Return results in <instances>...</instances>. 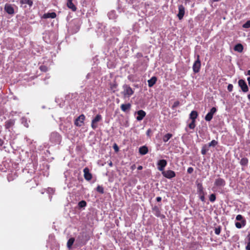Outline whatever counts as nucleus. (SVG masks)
Segmentation results:
<instances>
[{
  "label": "nucleus",
  "instance_id": "nucleus-1",
  "mask_svg": "<svg viewBox=\"0 0 250 250\" xmlns=\"http://www.w3.org/2000/svg\"><path fill=\"white\" fill-rule=\"evenodd\" d=\"M123 90L121 92L124 98H129L134 94V91L128 84H125L123 85Z\"/></svg>",
  "mask_w": 250,
  "mask_h": 250
},
{
  "label": "nucleus",
  "instance_id": "nucleus-2",
  "mask_svg": "<svg viewBox=\"0 0 250 250\" xmlns=\"http://www.w3.org/2000/svg\"><path fill=\"white\" fill-rule=\"evenodd\" d=\"M62 140L61 135L57 132H53L50 136V141L54 144H59Z\"/></svg>",
  "mask_w": 250,
  "mask_h": 250
},
{
  "label": "nucleus",
  "instance_id": "nucleus-3",
  "mask_svg": "<svg viewBox=\"0 0 250 250\" xmlns=\"http://www.w3.org/2000/svg\"><path fill=\"white\" fill-rule=\"evenodd\" d=\"M236 220L240 221L241 222H237L235 223V226L238 229H241L246 225V221L244 219L243 216L241 214H238L236 217Z\"/></svg>",
  "mask_w": 250,
  "mask_h": 250
},
{
  "label": "nucleus",
  "instance_id": "nucleus-4",
  "mask_svg": "<svg viewBox=\"0 0 250 250\" xmlns=\"http://www.w3.org/2000/svg\"><path fill=\"white\" fill-rule=\"evenodd\" d=\"M201 66V61L200 60V56L197 55V60L195 61L193 65V71L195 73L199 72Z\"/></svg>",
  "mask_w": 250,
  "mask_h": 250
},
{
  "label": "nucleus",
  "instance_id": "nucleus-5",
  "mask_svg": "<svg viewBox=\"0 0 250 250\" xmlns=\"http://www.w3.org/2000/svg\"><path fill=\"white\" fill-rule=\"evenodd\" d=\"M102 119V117L100 114L97 115L92 120L91 122V127L93 129H95L97 127L98 125L97 123L101 121Z\"/></svg>",
  "mask_w": 250,
  "mask_h": 250
},
{
  "label": "nucleus",
  "instance_id": "nucleus-6",
  "mask_svg": "<svg viewBox=\"0 0 250 250\" xmlns=\"http://www.w3.org/2000/svg\"><path fill=\"white\" fill-rule=\"evenodd\" d=\"M238 85L240 87L242 91L243 92H247L249 91V87L245 81L243 79H240L238 81Z\"/></svg>",
  "mask_w": 250,
  "mask_h": 250
},
{
  "label": "nucleus",
  "instance_id": "nucleus-7",
  "mask_svg": "<svg viewBox=\"0 0 250 250\" xmlns=\"http://www.w3.org/2000/svg\"><path fill=\"white\" fill-rule=\"evenodd\" d=\"M162 173L165 177L168 179H171L176 176L175 172L171 170L163 171Z\"/></svg>",
  "mask_w": 250,
  "mask_h": 250
},
{
  "label": "nucleus",
  "instance_id": "nucleus-8",
  "mask_svg": "<svg viewBox=\"0 0 250 250\" xmlns=\"http://www.w3.org/2000/svg\"><path fill=\"white\" fill-rule=\"evenodd\" d=\"M217 109L213 107L211 108L209 112L206 115L205 119L207 121H210L212 119L213 115L216 112Z\"/></svg>",
  "mask_w": 250,
  "mask_h": 250
},
{
  "label": "nucleus",
  "instance_id": "nucleus-9",
  "mask_svg": "<svg viewBox=\"0 0 250 250\" xmlns=\"http://www.w3.org/2000/svg\"><path fill=\"white\" fill-rule=\"evenodd\" d=\"M85 116L83 114L80 115L75 121V125L77 126H81L83 124Z\"/></svg>",
  "mask_w": 250,
  "mask_h": 250
},
{
  "label": "nucleus",
  "instance_id": "nucleus-10",
  "mask_svg": "<svg viewBox=\"0 0 250 250\" xmlns=\"http://www.w3.org/2000/svg\"><path fill=\"white\" fill-rule=\"evenodd\" d=\"M185 13V8L183 5H179L178 6V13L177 17L179 20L183 19Z\"/></svg>",
  "mask_w": 250,
  "mask_h": 250
},
{
  "label": "nucleus",
  "instance_id": "nucleus-11",
  "mask_svg": "<svg viewBox=\"0 0 250 250\" xmlns=\"http://www.w3.org/2000/svg\"><path fill=\"white\" fill-rule=\"evenodd\" d=\"M5 11L9 15H13L15 13L14 9L11 4L6 3L4 5Z\"/></svg>",
  "mask_w": 250,
  "mask_h": 250
},
{
  "label": "nucleus",
  "instance_id": "nucleus-12",
  "mask_svg": "<svg viewBox=\"0 0 250 250\" xmlns=\"http://www.w3.org/2000/svg\"><path fill=\"white\" fill-rule=\"evenodd\" d=\"M167 165V161L166 160L162 159L159 160L158 162L157 165H158V169L161 171H164V168Z\"/></svg>",
  "mask_w": 250,
  "mask_h": 250
},
{
  "label": "nucleus",
  "instance_id": "nucleus-13",
  "mask_svg": "<svg viewBox=\"0 0 250 250\" xmlns=\"http://www.w3.org/2000/svg\"><path fill=\"white\" fill-rule=\"evenodd\" d=\"M152 211L154 214L158 217H160L161 218H164L165 217L164 215L161 214V211L159 207L157 206H155L152 208Z\"/></svg>",
  "mask_w": 250,
  "mask_h": 250
},
{
  "label": "nucleus",
  "instance_id": "nucleus-14",
  "mask_svg": "<svg viewBox=\"0 0 250 250\" xmlns=\"http://www.w3.org/2000/svg\"><path fill=\"white\" fill-rule=\"evenodd\" d=\"M84 178L87 181H90L92 178V175L89 172V168L88 167H85L83 169Z\"/></svg>",
  "mask_w": 250,
  "mask_h": 250
},
{
  "label": "nucleus",
  "instance_id": "nucleus-15",
  "mask_svg": "<svg viewBox=\"0 0 250 250\" xmlns=\"http://www.w3.org/2000/svg\"><path fill=\"white\" fill-rule=\"evenodd\" d=\"M15 120L9 119L5 122V127L6 129H8L10 131V128L12 127L15 125Z\"/></svg>",
  "mask_w": 250,
  "mask_h": 250
},
{
  "label": "nucleus",
  "instance_id": "nucleus-16",
  "mask_svg": "<svg viewBox=\"0 0 250 250\" xmlns=\"http://www.w3.org/2000/svg\"><path fill=\"white\" fill-rule=\"evenodd\" d=\"M226 184L225 181L221 178H217L215 180L214 185L216 187H224Z\"/></svg>",
  "mask_w": 250,
  "mask_h": 250
},
{
  "label": "nucleus",
  "instance_id": "nucleus-17",
  "mask_svg": "<svg viewBox=\"0 0 250 250\" xmlns=\"http://www.w3.org/2000/svg\"><path fill=\"white\" fill-rule=\"evenodd\" d=\"M137 116L136 119L138 121H141L146 116V113L143 110H140L137 112Z\"/></svg>",
  "mask_w": 250,
  "mask_h": 250
},
{
  "label": "nucleus",
  "instance_id": "nucleus-18",
  "mask_svg": "<svg viewBox=\"0 0 250 250\" xmlns=\"http://www.w3.org/2000/svg\"><path fill=\"white\" fill-rule=\"evenodd\" d=\"M74 0H67V6L73 12H75L77 10L76 6L74 5L73 1Z\"/></svg>",
  "mask_w": 250,
  "mask_h": 250
},
{
  "label": "nucleus",
  "instance_id": "nucleus-19",
  "mask_svg": "<svg viewBox=\"0 0 250 250\" xmlns=\"http://www.w3.org/2000/svg\"><path fill=\"white\" fill-rule=\"evenodd\" d=\"M57 15L56 13L55 12H52V13H45L43 15L42 18L43 19H48V18H51V19H54L56 17Z\"/></svg>",
  "mask_w": 250,
  "mask_h": 250
},
{
  "label": "nucleus",
  "instance_id": "nucleus-20",
  "mask_svg": "<svg viewBox=\"0 0 250 250\" xmlns=\"http://www.w3.org/2000/svg\"><path fill=\"white\" fill-rule=\"evenodd\" d=\"M18 177V175L17 174V173L16 172H11L10 173H9L7 175V180L8 182H11L15 180L17 177Z\"/></svg>",
  "mask_w": 250,
  "mask_h": 250
},
{
  "label": "nucleus",
  "instance_id": "nucleus-21",
  "mask_svg": "<svg viewBox=\"0 0 250 250\" xmlns=\"http://www.w3.org/2000/svg\"><path fill=\"white\" fill-rule=\"evenodd\" d=\"M148 148L146 146H141L139 148V152L140 153V154H141L142 155H146V154H147L148 153Z\"/></svg>",
  "mask_w": 250,
  "mask_h": 250
},
{
  "label": "nucleus",
  "instance_id": "nucleus-22",
  "mask_svg": "<svg viewBox=\"0 0 250 250\" xmlns=\"http://www.w3.org/2000/svg\"><path fill=\"white\" fill-rule=\"evenodd\" d=\"M157 78L155 76L152 77L150 79L148 80V85L149 87H152L156 83Z\"/></svg>",
  "mask_w": 250,
  "mask_h": 250
},
{
  "label": "nucleus",
  "instance_id": "nucleus-23",
  "mask_svg": "<svg viewBox=\"0 0 250 250\" xmlns=\"http://www.w3.org/2000/svg\"><path fill=\"white\" fill-rule=\"evenodd\" d=\"M131 106V104L129 103L126 104H122L121 105V109L123 111L126 112L130 109Z\"/></svg>",
  "mask_w": 250,
  "mask_h": 250
},
{
  "label": "nucleus",
  "instance_id": "nucleus-24",
  "mask_svg": "<svg viewBox=\"0 0 250 250\" xmlns=\"http://www.w3.org/2000/svg\"><path fill=\"white\" fill-rule=\"evenodd\" d=\"M118 84L117 83L114 81L113 83H110V88L111 91H112L113 92H115L118 90Z\"/></svg>",
  "mask_w": 250,
  "mask_h": 250
},
{
  "label": "nucleus",
  "instance_id": "nucleus-25",
  "mask_svg": "<svg viewBox=\"0 0 250 250\" xmlns=\"http://www.w3.org/2000/svg\"><path fill=\"white\" fill-rule=\"evenodd\" d=\"M198 116V112L196 111L193 110L189 114V118L192 121H195Z\"/></svg>",
  "mask_w": 250,
  "mask_h": 250
},
{
  "label": "nucleus",
  "instance_id": "nucleus-26",
  "mask_svg": "<svg viewBox=\"0 0 250 250\" xmlns=\"http://www.w3.org/2000/svg\"><path fill=\"white\" fill-rule=\"evenodd\" d=\"M197 192L198 194H202L205 193L204 191V188L201 183H198L197 184Z\"/></svg>",
  "mask_w": 250,
  "mask_h": 250
},
{
  "label": "nucleus",
  "instance_id": "nucleus-27",
  "mask_svg": "<svg viewBox=\"0 0 250 250\" xmlns=\"http://www.w3.org/2000/svg\"><path fill=\"white\" fill-rule=\"evenodd\" d=\"M234 50L238 52H242L243 50V46L241 43H238L235 45Z\"/></svg>",
  "mask_w": 250,
  "mask_h": 250
},
{
  "label": "nucleus",
  "instance_id": "nucleus-28",
  "mask_svg": "<svg viewBox=\"0 0 250 250\" xmlns=\"http://www.w3.org/2000/svg\"><path fill=\"white\" fill-rule=\"evenodd\" d=\"M75 241V238L74 237H71L69 239L67 242V247L69 249H70L72 248V246Z\"/></svg>",
  "mask_w": 250,
  "mask_h": 250
},
{
  "label": "nucleus",
  "instance_id": "nucleus-29",
  "mask_svg": "<svg viewBox=\"0 0 250 250\" xmlns=\"http://www.w3.org/2000/svg\"><path fill=\"white\" fill-rule=\"evenodd\" d=\"M172 134L171 133H167L163 136V141L164 142H167L172 137Z\"/></svg>",
  "mask_w": 250,
  "mask_h": 250
},
{
  "label": "nucleus",
  "instance_id": "nucleus-30",
  "mask_svg": "<svg viewBox=\"0 0 250 250\" xmlns=\"http://www.w3.org/2000/svg\"><path fill=\"white\" fill-rule=\"evenodd\" d=\"M249 160L247 158H243L241 159L240 163L242 166H247L248 164Z\"/></svg>",
  "mask_w": 250,
  "mask_h": 250
},
{
  "label": "nucleus",
  "instance_id": "nucleus-31",
  "mask_svg": "<svg viewBox=\"0 0 250 250\" xmlns=\"http://www.w3.org/2000/svg\"><path fill=\"white\" fill-rule=\"evenodd\" d=\"M20 3L21 4H27L30 7L32 6L33 3L31 0H21Z\"/></svg>",
  "mask_w": 250,
  "mask_h": 250
},
{
  "label": "nucleus",
  "instance_id": "nucleus-32",
  "mask_svg": "<svg viewBox=\"0 0 250 250\" xmlns=\"http://www.w3.org/2000/svg\"><path fill=\"white\" fill-rule=\"evenodd\" d=\"M209 150V147L207 145H204L201 149V153L202 155H206L207 151Z\"/></svg>",
  "mask_w": 250,
  "mask_h": 250
},
{
  "label": "nucleus",
  "instance_id": "nucleus-33",
  "mask_svg": "<svg viewBox=\"0 0 250 250\" xmlns=\"http://www.w3.org/2000/svg\"><path fill=\"white\" fill-rule=\"evenodd\" d=\"M87 203L84 200H82L79 202L78 207L79 208H84L86 206Z\"/></svg>",
  "mask_w": 250,
  "mask_h": 250
},
{
  "label": "nucleus",
  "instance_id": "nucleus-34",
  "mask_svg": "<svg viewBox=\"0 0 250 250\" xmlns=\"http://www.w3.org/2000/svg\"><path fill=\"white\" fill-rule=\"evenodd\" d=\"M96 191L101 194H103L104 193V188L102 186L99 185L96 188Z\"/></svg>",
  "mask_w": 250,
  "mask_h": 250
},
{
  "label": "nucleus",
  "instance_id": "nucleus-35",
  "mask_svg": "<svg viewBox=\"0 0 250 250\" xmlns=\"http://www.w3.org/2000/svg\"><path fill=\"white\" fill-rule=\"evenodd\" d=\"M218 144L217 141L213 140H212L209 143H208V145H207L208 147L212 146L214 147Z\"/></svg>",
  "mask_w": 250,
  "mask_h": 250
},
{
  "label": "nucleus",
  "instance_id": "nucleus-36",
  "mask_svg": "<svg viewBox=\"0 0 250 250\" xmlns=\"http://www.w3.org/2000/svg\"><path fill=\"white\" fill-rule=\"evenodd\" d=\"M40 69L42 72H46L48 71V67L44 65H42L40 66Z\"/></svg>",
  "mask_w": 250,
  "mask_h": 250
},
{
  "label": "nucleus",
  "instance_id": "nucleus-37",
  "mask_svg": "<svg viewBox=\"0 0 250 250\" xmlns=\"http://www.w3.org/2000/svg\"><path fill=\"white\" fill-rule=\"evenodd\" d=\"M195 121L191 120V122L188 125V127L190 129H193L196 126Z\"/></svg>",
  "mask_w": 250,
  "mask_h": 250
},
{
  "label": "nucleus",
  "instance_id": "nucleus-38",
  "mask_svg": "<svg viewBox=\"0 0 250 250\" xmlns=\"http://www.w3.org/2000/svg\"><path fill=\"white\" fill-rule=\"evenodd\" d=\"M209 199L211 202H214L216 200V195L214 193L210 194L209 197Z\"/></svg>",
  "mask_w": 250,
  "mask_h": 250
},
{
  "label": "nucleus",
  "instance_id": "nucleus-39",
  "mask_svg": "<svg viewBox=\"0 0 250 250\" xmlns=\"http://www.w3.org/2000/svg\"><path fill=\"white\" fill-rule=\"evenodd\" d=\"M221 228L220 226H218V227H216L214 229L215 233L216 235H219L221 232Z\"/></svg>",
  "mask_w": 250,
  "mask_h": 250
},
{
  "label": "nucleus",
  "instance_id": "nucleus-40",
  "mask_svg": "<svg viewBox=\"0 0 250 250\" xmlns=\"http://www.w3.org/2000/svg\"><path fill=\"white\" fill-rule=\"evenodd\" d=\"M244 28H248L250 27V20L246 21L242 26Z\"/></svg>",
  "mask_w": 250,
  "mask_h": 250
},
{
  "label": "nucleus",
  "instance_id": "nucleus-41",
  "mask_svg": "<svg viewBox=\"0 0 250 250\" xmlns=\"http://www.w3.org/2000/svg\"><path fill=\"white\" fill-rule=\"evenodd\" d=\"M180 104V102L178 101H175L172 106V109H175L176 107L178 106Z\"/></svg>",
  "mask_w": 250,
  "mask_h": 250
},
{
  "label": "nucleus",
  "instance_id": "nucleus-42",
  "mask_svg": "<svg viewBox=\"0 0 250 250\" xmlns=\"http://www.w3.org/2000/svg\"><path fill=\"white\" fill-rule=\"evenodd\" d=\"M199 195L200 200L202 202H204L205 201V193L199 194Z\"/></svg>",
  "mask_w": 250,
  "mask_h": 250
},
{
  "label": "nucleus",
  "instance_id": "nucleus-43",
  "mask_svg": "<svg viewBox=\"0 0 250 250\" xmlns=\"http://www.w3.org/2000/svg\"><path fill=\"white\" fill-rule=\"evenodd\" d=\"M233 86L232 84H229V85H228V87H227L228 90L229 92H231L233 90Z\"/></svg>",
  "mask_w": 250,
  "mask_h": 250
},
{
  "label": "nucleus",
  "instance_id": "nucleus-44",
  "mask_svg": "<svg viewBox=\"0 0 250 250\" xmlns=\"http://www.w3.org/2000/svg\"><path fill=\"white\" fill-rule=\"evenodd\" d=\"M193 167H189L188 168L187 172H188V173L191 174V173H192L193 172Z\"/></svg>",
  "mask_w": 250,
  "mask_h": 250
},
{
  "label": "nucleus",
  "instance_id": "nucleus-45",
  "mask_svg": "<svg viewBox=\"0 0 250 250\" xmlns=\"http://www.w3.org/2000/svg\"><path fill=\"white\" fill-rule=\"evenodd\" d=\"M113 148L116 152L119 151V148L116 144H115L113 146Z\"/></svg>",
  "mask_w": 250,
  "mask_h": 250
},
{
  "label": "nucleus",
  "instance_id": "nucleus-46",
  "mask_svg": "<svg viewBox=\"0 0 250 250\" xmlns=\"http://www.w3.org/2000/svg\"><path fill=\"white\" fill-rule=\"evenodd\" d=\"M151 132V129H150V128H149V129H148L147 130L146 133V134L147 136H150V133Z\"/></svg>",
  "mask_w": 250,
  "mask_h": 250
},
{
  "label": "nucleus",
  "instance_id": "nucleus-47",
  "mask_svg": "<svg viewBox=\"0 0 250 250\" xmlns=\"http://www.w3.org/2000/svg\"><path fill=\"white\" fill-rule=\"evenodd\" d=\"M246 247H250V238L248 239V242L247 243V245Z\"/></svg>",
  "mask_w": 250,
  "mask_h": 250
},
{
  "label": "nucleus",
  "instance_id": "nucleus-48",
  "mask_svg": "<svg viewBox=\"0 0 250 250\" xmlns=\"http://www.w3.org/2000/svg\"><path fill=\"white\" fill-rule=\"evenodd\" d=\"M156 199L157 202H160L162 200V198L161 197H157Z\"/></svg>",
  "mask_w": 250,
  "mask_h": 250
},
{
  "label": "nucleus",
  "instance_id": "nucleus-49",
  "mask_svg": "<svg viewBox=\"0 0 250 250\" xmlns=\"http://www.w3.org/2000/svg\"><path fill=\"white\" fill-rule=\"evenodd\" d=\"M138 170H142L143 169V167L142 166H139L137 167Z\"/></svg>",
  "mask_w": 250,
  "mask_h": 250
},
{
  "label": "nucleus",
  "instance_id": "nucleus-50",
  "mask_svg": "<svg viewBox=\"0 0 250 250\" xmlns=\"http://www.w3.org/2000/svg\"><path fill=\"white\" fill-rule=\"evenodd\" d=\"M247 81L248 82L249 85L250 86V77L247 78Z\"/></svg>",
  "mask_w": 250,
  "mask_h": 250
},
{
  "label": "nucleus",
  "instance_id": "nucleus-51",
  "mask_svg": "<svg viewBox=\"0 0 250 250\" xmlns=\"http://www.w3.org/2000/svg\"><path fill=\"white\" fill-rule=\"evenodd\" d=\"M247 75L250 76V70L247 71Z\"/></svg>",
  "mask_w": 250,
  "mask_h": 250
},
{
  "label": "nucleus",
  "instance_id": "nucleus-52",
  "mask_svg": "<svg viewBox=\"0 0 250 250\" xmlns=\"http://www.w3.org/2000/svg\"><path fill=\"white\" fill-rule=\"evenodd\" d=\"M184 0L185 1V2L186 3L189 2L190 0Z\"/></svg>",
  "mask_w": 250,
  "mask_h": 250
},
{
  "label": "nucleus",
  "instance_id": "nucleus-53",
  "mask_svg": "<svg viewBox=\"0 0 250 250\" xmlns=\"http://www.w3.org/2000/svg\"><path fill=\"white\" fill-rule=\"evenodd\" d=\"M246 250H250V247H246Z\"/></svg>",
  "mask_w": 250,
  "mask_h": 250
},
{
  "label": "nucleus",
  "instance_id": "nucleus-54",
  "mask_svg": "<svg viewBox=\"0 0 250 250\" xmlns=\"http://www.w3.org/2000/svg\"><path fill=\"white\" fill-rule=\"evenodd\" d=\"M109 165L110 166V167H112V163L111 162H110V163L109 164Z\"/></svg>",
  "mask_w": 250,
  "mask_h": 250
},
{
  "label": "nucleus",
  "instance_id": "nucleus-55",
  "mask_svg": "<svg viewBox=\"0 0 250 250\" xmlns=\"http://www.w3.org/2000/svg\"><path fill=\"white\" fill-rule=\"evenodd\" d=\"M248 98L249 100H250V94H249L248 95Z\"/></svg>",
  "mask_w": 250,
  "mask_h": 250
},
{
  "label": "nucleus",
  "instance_id": "nucleus-56",
  "mask_svg": "<svg viewBox=\"0 0 250 250\" xmlns=\"http://www.w3.org/2000/svg\"><path fill=\"white\" fill-rule=\"evenodd\" d=\"M250 233L248 235V239H250Z\"/></svg>",
  "mask_w": 250,
  "mask_h": 250
},
{
  "label": "nucleus",
  "instance_id": "nucleus-57",
  "mask_svg": "<svg viewBox=\"0 0 250 250\" xmlns=\"http://www.w3.org/2000/svg\"><path fill=\"white\" fill-rule=\"evenodd\" d=\"M249 215H250V212H249Z\"/></svg>",
  "mask_w": 250,
  "mask_h": 250
}]
</instances>
